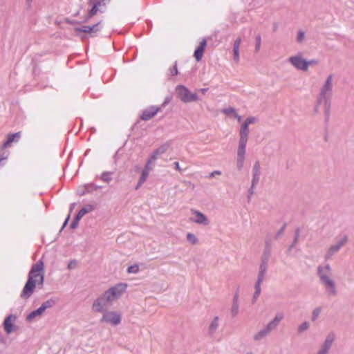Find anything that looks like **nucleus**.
Segmentation results:
<instances>
[{"instance_id":"nucleus-28","label":"nucleus","mask_w":354,"mask_h":354,"mask_svg":"<svg viewBox=\"0 0 354 354\" xmlns=\"http://www.w3.org/2000/svg\"><path fill=\"white\" fill-rule=\"evenodd\" d=\"M169 146V143H165V144L162 145L161 146H160L159 147H158L153 152H154L155 154H156L158 156L159 155L165 153L167 151Z\"/></svg>"},{"instance_id":"nucleus-26","label":"nucleus","mask_w":354,"mask_h":354,"mask_svg":"<svg viewBox=\"0 0 354 354\" xmlns=\"http://www.w3.org/2000/svg\"><path fill=\"white\" fill-rule=\"evenodd\" d=\"M149 172H147V171L142 170L140 176L138 183L135 187L136 190H138L142 186V185L147 180V178L149 177Z\"/></svg>"},{"instance_id":"nucleus-33","label":"nucleus","mask_w":354,"mask_h":354,"mask_svg":"<svg viewBox=\"0 0 354 354\" xmlns=\"http://www.w3.org/2000/svg\"><path fill=\"white\" fill-rule=\"evenodd\" d=\"M239 313V304H232L231 308V314L232 317H236Z\"/></svg>"},{"instance_id":"nucleus-14","label":"nucleus","mask_w":354,"mask_h":354,"mask_svg":"<svg viewBox=\"0 0 354 354\" xmlns=\"http://www.w3.org/2000/svg\"><path fill=\"white\" fill-rule=\"evenodd\" d=\"M161 106H151L144 109L140 115V120L147 121L153 118L159 111H161Z\"/></svg>"},{"instance_id":"nucleus-50","label":"nucleus","mask_w":354,"mask_h":354,"mask_svg":"<svg viewBox=\"0 0 354 354\" xmlns=\"http://www.w3.org/2000/svg\"><path fill=\"white\" fill-rule=\"evenodd\" d=\"M174 168L178 171H182V169L180 167V165H179V162H174Z\"/></svg>"},{"instance_id":"nucleus-22","label":"nucleus","mask_w":354,"mask_h":354,"mask_svg":"<svg viewBox=\"0 0 354 354\" xmlns=\"http://www.w3.org/2000/svg\"><path fill=\"white\" fill-rule=\"evenodd\" d=\"M16 319V316L14 315H8L3 322L4 330L6 332L9 334L13 331V325L12 322H14Z\"/></svg>"},{"instance_id":"nucleus-10","label":"nucleus","mask_w":354,"mask_h":354,"mask_svg":"<svg viewBox=\"0 0 354 354\" xmlns=\"http://www.w3.org/2000/svg\"><path fill=\"white\" fill-rule=\"evenodd\" d=\"M121 320V315L117 311H106L103 313L100 321L102 322L109 323L113 326H117L120 324Z\"/></svg>"},{"instance_id":"nucleus-24","label":"nucleus","mask_w":354,"mask_h":354,"mask_svg":"<svg viewBox=\"0 0 354 354\" xmlns=\"http://www.w3.org/2000/svg\"><path fill=\"white\" fill-rule=\"evenodd\" d=\"M100 186H97L93 183L86 184L84 186V190L81 192H80V196H83L86 194V193H91L95 190H97L98 189H100Z\"/></svg>"},{"instance_id":"nucleus-25","label":"nucleus","mask_w":354,"mask_h":354,"mask_svg":"<svg viewBox=\"0 0 354 354\" xmlns=\"http://www.w3.org/2000/svg\"><path fill=\"white\" fill-rule=\"evenodd\" d=\"M44 307L40 306L37 309L32 311L30 313H29L26 317V321L30 322L32 321L35 317L39 316L43 314V313L45 311L43 308Z\"/></svg>"},{"instance_id":"nucleus-49","label":"nucleus","mask_w":354,"mask_h":354,"mask_svg":"<svg viewBox=\"0 0 354 354\" xmlns=\"http://www.w3.org/2000/svg\"><path fill=\"white\" fill-rule=\"evenodd\" d=\"M83 216H84V215L82 214V213L80 211H79V212H77V214H76V216H75V218H74L80 221V220Z\"/></svg>"},{"instance_id":"nucleus-16","label":"nucleus","mask_w":354,"mask_h":354,"mask_svg":"<svg viewBox=\"0 0 354 354\" xmlns=\"http://www.w3.org/2000/svg\"><path fill=\"white\" fill-rule=\"evenodd\" d=\"M334 339L335 335L333 333L328 334L317 354H328Z\"/></svg>"},{"instance_id":"nucleus-18","label":"nucleus","mask_w":354,"mask_h":354,"mask_svg":"<svg viewBox=\"0 0 354 354\" xmlns=\"http://www.w3.org/2000/svg\"><path fill=\"white\" fill-rule=\"evenodd\" d=\"M193 214L195 215V218L192 219V221L197 224H201L203 225H207L209 223V221L207 216L198 210H194Z\"/></svg>"},{"instance_id":"nucleus-35","label":"nucleus","mask_w":354,"mask_h":354,"mask_svg":"<svg viewBox=\"0 0 354 354\" xmlns=\"http://www.w3.org/2000/svg\"><path fill=\"white\" fill-rule=\"evenodd\" d=\"M305 38V32L303 30H299L297 32V41L301 43Z\"/></svg>"},{"instance_id":"nucleus-42","label":"nucleus","mask_w":354,"mask_h":354,"mask_svg":"<svg viewBox=\"0 0 354 354\" xmlns=\"http://www.w3.org/2000/svg\"><path fill=\"white\" fill-rule=\"evenodd\" d=\"M299 235H300V229L299 228H297L295 230V237H294V240L292 241L294 243V244H297V243Z\"/></svg>"},{"instance_id":"nucleus-55","label":"nucleus","mask_w":354,"mask_h":354,"mask_svg":"<svg viewBox=\"0 0 354 354\" xmlns=\"http://www.w3.org/2000/svg\"><path fill=\"white\" fill-rule=\"evenodd\" d=\"M278 28V24L277 23H274V25H273V31H277Z\"/></svg>"},{"instance_id":"nucleus-13","label":"nucleus","mask_w":354,"mask_h":354,"mask_svg":"<svg viewBox=\"0 0 354 354\" xmlns=\"http://www.w3.org/2000/svg\"><path fill=\"white\" fill-rule=\"evenodd\" d=\"M348 241V236H344L341 240H339L336 244L330 245L328 251L325 254V259H330L335 254L338 252L341 248L344 246Z\"/></svg>"},{"instance_id":"nucleus-56","label":"nucleus","mask_w":354,"mask_h":354,"mask_svg":"<svg viewBox=\"0 0 354 354\" xmlns=\"http://www.w3.org/2000/svg\"><path fill=\"white\" fill-rule=\"evenodd\" d=\"M203 94H205L207 91L208 88H203L200 90Z\"/></svg>"},{"instance_id":"nucleus-32","label":"nucleus","mask_w":354,"mask_h":354,"mask_svg":"<svg viewBox=\"0 0 354 354\" xmlns=\"http://www.w3.org/2000/svg\"><path fill=\"white\" fill-rule=\"evenodd\" d=\"M139 272V267L138 265L135 264V265H132V266H130L128 268H127V272L128 273H133V274H136Z\"/></svg>"},{"instance_id":"nucleus-6","label":"nucleus","mask_w":354,"mask_h":354,"mask_svg":"<svg viewBox=\"0 0 354 354\" xmlns=\"http://www.w3.org/2000/svg\"><path fill=\"white\" fill-rule=\"evenodd\" d=\"M283 319V314L281 313H277L272 321H270L263 329L260 330L254 335V340L258 342L266 337L271 331L277 328Z\"/></svg>"},{"instance_id":"nucleus-1","label":"nucleus","mask_w":354,"mask_h":354,"mask_svg":"<svg viewBox=\"0 0 354 354\" xmlns=\"http://www.w3.org/2000/svg\"><path fill=\"white\" fill-rule=\"evenodd\" d=\"M43 270L44 263L41 261L32 265L28 273V280L20 295L21 299L25 300L29 299L33 294L37 283L39 288H42L44 281Z\"/></svg>"},{"instance_id":"nucleus-34","label":"nucleus","mask_w":354,"mask_h":354,"mask_svg":"<svg viewBox=\"0 0 354 354\" xmlns=\"http://www.w3.org/2000/svg\"><path fill=\"white\" fill-rule=\"evenodd\" d=\"M320 313H321V308L320 307H317V308H315L313 310V313H312V320L315 321L318 317V316L319 315Z\"/></svg>"},{"instance_id":"nucleus-51","label":"nucleus","mask_w":354,"mask_h":354,"mask_svg":"<svg viewBox=\"0 0 354 354\" xmlns=\"http://www.w3.org/2000/svg\"><path fill=\"white\" fill-rule=\"evenodd\" d=\"M238 299H239V294L238 292H236L233 297V301L232 304H238Z\"/></svg>"},{"instance_id":"nucleus-58","label":"nucleus","mask_w":354,"mask_h":354,"mask_svg":"<svg viewBox=\"0 0 354 354\" xmlns=\"http://www.w3.org/2000/svg\"><path fill=\"white\" fill-rule=\"evenodd\" d=\"M169 102V100L166 99L163 104H162V106H165Z\"/></svg>"},{"instance_id":"nucleus-4","label":"nucleus","mask_w":354,"mask_h":354,"mask_svg":"<svg viewBox=\"0 0 354 354\" xmlns=\"http://www.w3.org/2000/svg\"><path fill=\"white\" fill-rule=\"evenodd\" d=\"M240 138L237 150L236 167L239 171H241L245 162V149L248 140L249 128L244 122L240 129Z\"/></svg>"},{"instance_id":"nucleus-21","label":"nucleus","mask_w":354,"mask_h":354,"mask_svg":"<svg viewBox=\"0 0 354 354\" xmlns=\"http://www.w3.org/2000/svg\"><path fill=\"white\" fill-rule=\"evenodd\" d=\"M260 179V163L256 161L252 168V183L253 185H257Z\"/></svg>"},{"instance_id":"nucleus-53","label":"nucleus","mask_w":354,"mask_h":354,"mask_svg":"<svg viewBox=\"0 0 354 354\" xmlns=\"http://www.w3.org/2000/svg\"><path fill=\"white\" fill-rule=\"evenodd\" d=\"M296 244H294V243L292 242V243L289 246L288 249V251L290 252L292 250V249L295 247Z\"/></svg>"},{"instance_id":"nucleus-11","label":"nucleus","mask_w":354,"mask_h":354,"mask_svg":"<svg viewBox=\"0 0 354 354\" xmlns=\"http://www.w3.org/2000/svg\"><path fill=\"white\" fill-rule=\"evenodd\" d=\"M88 5L91 7L88 15L86 16V20L89 19L94 15L97 14L98 11L102 12L101 8L102 6H105L106 0H87Z\"/></svg>"},{"instance_id":"nucleus-7","label":"nucleus","mask_w":354,"mask_h":354,"mask_svg":"<svg viewBox=\"0 0 354 354\" xmlns=\"http://www.w3.org/2000/svg\"><path fill=\"white\" fill-rule=\"evenodd\" d=\"M127 284L125 283H118L115 286L109 288L104 293L107 297V299L113 304L114 301L118 299L122 294L126 291Z\"/></svg>"},{"instance_id":"nucleus-52","label":"nucleus","mask_w":354,"mask_h":354,"mask_svg":"<svg viewBox=\"0 0 354 354\" xmlns=\"http://www.w3.org/2000/svg\"><path fill=\"white\" fill-rule=\"evenodd\" d=\"M69 218H70V215H68V216L66 217V218L65 219V221H64V222L63 223V225H62V229L66 226V225H67V223L68 222Z\"/></svg>"},{"instance_id":"nucleus-46","label":"nucleus","mask_w":354,"mask_h":354,"mask_svg":"<svg viewBox=\"0 0 354 354\" xmlns=\"http://www.w3.org/2000/svg\"><path fill=\"white\" fill-rule=\"evenodd\" d=\"M151 165H152V163H151L147 160V162H146L144 168L142 169V170L147 171V172H150V171L152 169Z\"/></svg>"},{"instance_id":"nucleus-44","label":"nucleus","mask_w":354,"mask_h":354,"mask_svg":"<svg viewBox=\"0 0 354 354\" xmlns=\"http://www.w3.org/2000/svg\"><path fill=\"white\" fill-rule=\"evenodd\" d=\"M221 171H219V170H215V171H213L212 172L209 173V175L207 176V178H212L213 177H214L216 175H221Z\"/></svg>"},{"instance_id":"nucleus-29","label":"nucleus","mask_w":354,"mask_h":354,"mask_svg":"<svg viewBox=\"0 0 354 354\" xmlns=\"http://www.w3.org/2000/svg\"><path fill=\"white\" fill-rule=\"evenodd\" d=\"M95 208V206L91 204H87L84 205L82 209H80L79 211H80L82 214L84 216L86 214H88L93 210H94Z\"/></svg>"},{"instance_id":"nucleus-43","label":"nucleus","mask_w":354,"mask_h":354,"mask_svg":"<svg viewBox=\"0 0 354 354\" xmlns=\"http://www.w3.org/2000/svg\"><path fill=\"white\" fill-rule=\"evenodd\" d=\"M157 158H158V156L156 154H155L154 152H153L150 155V156H149V159L147 160V161H149V162L153 164L155 162V161L157 160Z\"/></svg>"},{"instance_id":"nucleus-39","label":"nucleus","mask_w":354,"mask_h":354,"mask_svg":"<svg viewBox=\"0 0 354 354\" xmlns=\"http://www.w3.org/2000/svg\"><path fill=\"white\" fill-rule=\"evenodd\" d=\"M286 223H284L282 227L278 230V232H277L275 236H274V239H277L279 238V236L284 232L285 230H286Z\"/></svg>"},{"instance_id":"nucleus-5","label":"nucleus","mask_w":354,"mask_h":354,"mask_svg":"<svg viewBox=\"0 0 354 354\" xmlns=\"http://www.w3.org/2000/svg\"><path fill=\"white\" fill-rule=\"evenodd\" d=\"M317 274L321 283L325 286L326 290L332 295H337L336 286L334 281L330 278L331 274V267L329 264L325 266H318Z\"/></svg>"},{"instance_id":"nucleus-9","label":"nucleus","mask_w":354,"mask_h":354,"mask_svg":"<svg viewBox=\"0 0 354 354\" xmlns=\"http://www.w3.org/2000/svg\"><path fill=\"white\" fill-rule=\"evenodd\" d=\"M113 304L107 299L104 293L100 295L93 303V309L97 313H104L107 308L111 306Z\"/></svg>"},{"instance_id":"nucleus-38","label":"nucleus","mask_w":354,"mask_h":354,"mask_svg":"<svg viewBox=\"0 0 354 354\" xmlns=\"http://www.w3.org/2000/svg\"><path fill=\"white\" fill-rule=\"evenodd\" d=\"M256 45H255V51L258 52L260 49L261 44V37L259 35H258L256 38Z\"/></svg>"},{"instance_id":"nucleus-17","label":"nucleus","mask_w":354,"mask_h":354,"mask_svg":"<svg viewBox=\"0 0 354 354\" xmlns=\"http://www.w3.org/2000/svg\"><path fill=\"white\" fill-rule=\"evenodd\" d=\"M101 21L93 26H82L81 27L75 28L76 32H81L84 33H95L100 31L102 27L100 26Z\"/></svg>"},{"instance_id":"nucleus-37","label":"nucleus","mask_w":354,"mask_h":354,"mask_svg":"<svg viewBox=\"0 0 354 354\" xmlns=\"http://www.w3.org/2000/svg\"><path fill=\"white\" fill-rule=\"evenodd\" d=\"M309 328V324L307 322H304L302 323L298 328V332L302 333L304 330H307Z\"/></svg>"},{"instance_id":"nucleus-27","label":"nucleus","mask_w":354,"mask_h":354,"mask_svg":"<svg viewBox=\"0 0 354 354\" xmlns=\"http://www.w3.org/2000/svg\"><path fill=\"white\" fill-rule=\"evenodd\" d=\"M113 174V171H104L100 176V179L104 183H109L113 179L112 176Z\"/></svg>"},{"instance_id":"nucleus-19","label":"nucleus","mask_w":354,"mask_h":354,"mask_svg":"<svg viewBox=\"0 0 354 354\" xmlns=\"http://www.w3.org/2000/svg\"><path fill=\"white\" fill-rule=\"evenodd\" d=\"M219 326V317L216 316L213 318V319L210 322L208 328H207V333L210 337H214V334L217 331Z\"/></svg>"},{"instance_id":"nucleus-20","label":"nucleus","mask_w":354,"mask_h":354,"mask_svg":"<svg viewBox=\"0 0 354 354\" xmlns=\"http://www.w3.org/2000/svg\"><path fill=\"white\" fill-rule=\"evenodd\" d=\"M207 45V41L205 39H203L201 42L199 46L196 48L194 56L197 62H199L201 60L205 46Z\"/></svg>"},{"instance_id":"nucleus-8","label":"nucleus","mask_w":354,"mask_h":354,"mask_svg":"<svg viewBox=\"0 0 354 354\" xmlns=\"http://www.w3.org/2000/svg\"><path fill=\"white\" fill-rule=\"evenodd\" d=\"M178 97L183 102L187 103L199 100L196 93H192L189 90L183 85H178L176 88Z\"/></svg>"},{"instance_id":"nucleus-60","label":"nucleus","mask_w":354,"mask_h":354,"mask_svg":"<svg viewBox=\"0 0 354 354\" xmlns=\"http://www.w3.org/2000/svg\"><path fill=\"white\" fill-rule=\"evenodd\" d=\"M236 116H237V118H238V120H240V119H241V116H239V115H236Z\"/></svg>"},{"instance_id":"nucleus-45","label":"nucleus","mask_w":354,"mask_h":354,"mask_svg":"<svg viewBox=\"0 0 354 354\" xmlns=\"http://www.w3.org/2000/svg\"><path fill=\"white\" fill-rule=\"evenodd\" d=\"M255 121H256V118L254 117H248L246 118L244 123L247 124V125L249 126V124L254 123Z\"/></svg>"},{"instance_id":"nucleus-48","label":"nucleus","mask_w":354,"mask_h":354,"mask_svg":"<svg viewBox=\"0 0 354 354\" xmlns=\"http://www.w3.org/2000/svg\"><path fill=\"white\" fill-rule=\"evenodd\" d=\"M78 223H79V221L73 218L72 223H71V228L75 229L77 227Z\"/></svg>"},{"instance_id":"nucleus-31","label":"nucleus","mask_w":354,"mask_h":354,"mask_svg":"<svg viewBox=\"0 0 354 354\" xmlns=\"http://www.w3.org/2000/svg\"><path fill=\"white\" fill-rule=\"evenodd\" d=\"M187 240L192 245H196L198 243V239L195 234L192 233H187Z\"/></svg>"},{"instance_id":"nucleus-57","label":"nucleus","mask_w":354,"mask_h":354,"mask_svg":"<svg viewBox=\"0 0 354 354\" xmlns=\"http://www.w3.org/2000/svg\"><path fill=\"white\" fill-rule=\"evenodd\" d=\"M308 62H310V64H317V61H316V60H315V59L310 60V61H309Z\"/></svg>"},{"instance_id":"nucleus-2","label":"nucleus","mask_w":354,"mask_h":354,"mask_svg":"<svg viewBox=\"0 0 354 354\" xmlns=\"http://www.w3.org/2000/svg\"><path fill=\"white\" fill-rule=\"evenodd\" d=\"M333 75L328 76L324 84L322 86L317 96L314 111L317 113L319 106L323 105L324 108L325 124L328 125L330 116L331 97L333 92Z\"/></svg>"},{"instance_id":"nucleus-47","label":"nucleus","mask_w":354,"mask_h":354,"mask_svg":"<svg viewBox=\"0 0 354 354\" xmlns=\"http://www.w3.org/2000/svg\"><path fill=\"white\" fill-rule=\"evenodd\" d=\"M223 112L224 113L227 114V115H230V114H232V113H234V112H235V110H234V108H232V107H228V108H227V109H224L223 110Z\"/></svg>"},{"instance_id":"nucleus-40","label":"nucleus","mask_w":354,"mask_h":354,"mask_svg":"<svg viewBox=\"0 0 354 354\" xmlns=\"http://www.w3.org/2000/svg\"><path fill=\"white\" fill-rule=\"evenodd\" d=\"M170 74L171 76H174L178 74L177 62H176L173 67L170 68Z\"/></svg>"},{"instance_id":"nucleus-23","label":"nucleus","mask_w":354,"mask_h":354,"mask_svg":"<svg viewBox=\"0 0 354 354\" xmlns=\"http://www.w3.org/2000/svg\"><path fill=\"white\" fill-rule=\"evenodd\" d=\"M241 42V38L237 37L233 46V53H234V60L237 63L239 61V46Z\"/></svg>"},{"instance_id":"nucleus-36","label":"nucleus","mask_w":354,"mask_h":354,"mask_svg":"<svg viewBox=\"0 0 354 354\" xmlns=\"http://www.w3.org/2000/svg\"><path fill=\"white\" fill-rule=\"evenodd\" d=\"M256 185H253V183H251V186H250V189H248V196H247L248 202L250 201L252 196L254 194V188H255Z\"/></svg>"},{"instance_id":"nucleus-30","label":"nucleus","mask_w":354,"mask_h":354,"mask_svg":"<svg viewBox=\"0 0 354 354\" xmlns=\"http://www.w3.org/2000/svg\"><path fill=\"white\" fill-rule=\"evenodd\" d=\"M56 301L53 299H49L44 301L41 306L44 307V310H46L47 308L53 307L55 304Z\"/></svg>"},{"instance_id":"nucleus-3","label":"nucleus","mask_w":354,"mask_h":354,"mask_svg":"<svg viewBox=\"0 0 354 354\" xmlns=\"http://www.w3.org/2000/svg\"><path fill=\"white\" fill-rule=\"evenodd\" d=\"M271 252V245L270 241H266L265 248L261 257V261L259 266V270L258 273L257 280L254 285V293L252 298V303H254L261 294V284L263 282L264 277L268 270V263L269 261Z\"/></svg>"},{"instance_id":"nucleus-54","label":"nucleus","mask_w":354,"mask_h":354,"mask_svg":"<svg viewBox=\"0 0 354 354\" xmlns=\"http://www.w3.org/2000/svg\"><path fill=\"white\" fill-rule=\"evenodd\" d=\"M6 159H7V156H0V163H1L3 160H6Z\"/></svg>"},{"instance_id":"nucleus-15","label":"nucleus","mask_w":354,"mask_h":354,"mask_svg":"<svg viewBox=\"0 0 354 354\" xmlns=\"http://www.w3.org/2000/svg\"><path fill=\"white\" fill-rule=\"evenodd\" d=\"M21 138V132H16L15 133H9L7 135L6 140L2 144L1 149H5L10 147L12 142H18Z\"/></svg>"},{"instance_id":"nucleus-59","label":"nucleus","mask_w":354,"mask_h":354,"mask_svg":"<svg viewBox=\"0 0 354 354\" xmlns=\"http://www.w3.org/2000/svg\"><path fill=\"white\" fill-rule=\"evenodd\" d=\"M74 205H75L74 203L71 204V211H72V209H73V208Z\"/></svg>"},{"instance_id":"nucleus-12","label":"nucleus","mask_w":354,"mask_h":354,"mask_svg":"<svg viewBox=\"0 0 354 354\" xmlns=\"http://www.w3.org/2000/svg\"><path fill=\"white\" fill-rule=\"evenodd\" d=\"M288 62L297 70L306 71L310 65V62H308L306 59L302 58L301 56L295 55L290 57Z\"/></svg>"},{"instance_id":"nucleus-41","label":"nucleus","mask_w":354,"mask_h":354,"mask_svg":"<svg viewBox=\"0 0 354 354\" xmlns=\"http://www.w3.org/2000/svg\"><path fill=\"white\" fill-rule=\"evenodd\" d=\"M77 266V261L76 260L73 259V260H71L69 261V263H68V266H67V268L68 270H73L74 268H75Z\"/></svg>"}]
</instances>
